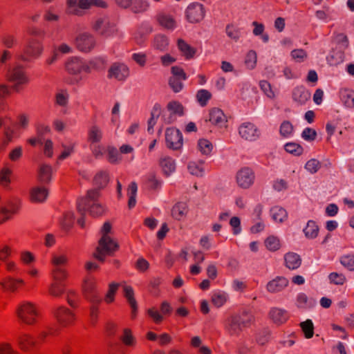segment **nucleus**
<instances>
[{
	"mask_svg": "<svg viewBox=\"0 0 354 354\" xmlns=\"http://www.w3.org/2000/svg\"><path fill=\"white\" fill-rule=\"evenodd\" d=\"M111 228V224L105 222L100 230L102 237L98 241V246L93 256L101 262H104L106 255H111L119 248L118 244L109 235Z\"/></svg>",
	"mask_w": 354,
	"mask_h": 354,
	"instance_id": "1",
	"label": "nucleus"
},
{
	"mask_svg": "<svg viewBox=\"0 0 354 354\" xmlns=\"http://www.w3.org/2000/svg\"><path fill=\"white\" fill-rule=\"evenodd\" d=\"M100 193L97 189H89L85 198H80L77 202V209L78 212H83L86 214L88 210L89 214L93 217L100 216L105 212V207L98 201Z\"/></svg>",
	"mask_w": 354,
	"mask_h": 354,
	"instance_id": "2",
	"label": "nucleus"
},
{
	"mask_svg": "<svg viewBox=\"0 0 354 354\" xmlns=\"http://www.w3.org/2000/svg\"><path fill=\"white\" fill-rule=\"evenodd\" d=\"M254 317L243 312L242 314H232L225 321L224 328L230 337H239L245 328L254 323Z\"/></svg>",
	"mask_w": 354,
	"mask_h": 354,
	"instance_id": "3",
	"label": "nucleus"
},
{
	"mask_svg": "<svg viewBox=\"0 0 354 354\" xmlns=\"http://www.w3.org/2000/svg\"><path fill=\"white\" fill-rule=\"evenodd\" d=\"M104 63L102 59H97L92 60L88 63L83 59L78 57H70L65 64L66 71L73 75H80L82 72L89 73L91 68H95V63Z\"/></svg>",
	"mask_w": 354,
	"mask_h": 354,
	"instance_id": "4",
	"label": "nucleus"
},
{
	"mask_svg": "<svg viewBox=\"0 0 354 354\" xmlns=\"http://www.w3.org/2000/svg\"><path fill=\"white\" fill-rule=\"evenodd\" d=\"M16 315L21 322L33 325L37 322L39 313L35 304L25 301L21 302L17 307Z\"/></svg>",
	"mask_w": 354,
	"mask_h": 354,
	"instance_id": "5",
	"label": "nucleus"
},
{
	"mask_svg": "<svg viewBox=\"0 0 354 354\" xmlns=\"http://www.w3.org/2000/svg\"><path fill=\"white\" fill-rule=\"evenodd\" d=\"M91 28L96 33L106 37L113 35L117 30L115 24L106 16L95 19L92 21Z\"/></svg>",
	"mask_w": 354,
	"mask_h": 354,
	"instance_id": "6",
	"label": "nucleus"
},
{
	"mask_svg": "<svg viewBox=\"0 0 354 354\" xmlns=\"http://www.w3.org/2000/svg\"><path fill=\"white\" fill-rule=\"evenodd\" d=\"M205 13L204 6L198 2L190 3L185 12L186 19L191 24H198L202 21L205 17Z\"/></svg>",
	"mask_w": 354,
	"mask_h": 354,
	"instance_id": "7",
	"label": "nucleus"
},
{
	"mask_svg": "<svg viewBox=\"0 0 354 354\" xmlns=\"http://www.w3.org/2000/svg\"><path fill=\"white\" fill-rule=\"evenodd\" d=\"M165 141L169 149L178 150L183 145V135L177 129L168 128L165 131Z\"/></svg>",
	"mask_w": 354,
	"mask_h": 354,
	"instance_id": "8",
	"label": "nucleus"
},
{
	"mask_svg": "<svg viewBox=\"0 0 354 354\" xmlns=\"http://www.w3.org/2000/svg\"><path fill=\"white\" fill-rule=\"evenodd\" d=\"M6 77L9 82L15 83L13 88L18 91L19 86L27 84L28 79L26 77L23 68L20 66H17L8 71Z\"/></svg>",
	"mask_w": 354,
	"mask_h": 354,
	"instance_id": "9",
	"label": "nucleus"
},
{
	"mask_svg": "<svg viewBox=\"0 0 354 354\" xmlns=\"http://www.w3.org/2000/svg\"><path fill=\"white\" fill-rule=\"evenodd\" d=\"M75 46L82 52H90L95 46V38L88 32L81 33L75 39Z\"/></svg>",
	"mask_w": 354,
	"mask_h": 354,
	"instance_id": "10",
	"label": "nucleus"
},
{
	"mask_svg": "<svg viewBox=\"0 0 354 354\" xmlns=\"http://www.w3.org/2000/svg\"><path fill=\"white\" fill-rule=\"evenodd\" d=\"M85 298L91 303H101L102 299L96 289V281L94 279H86L83 284Z\"/></svg>",
	"mask_w": 354,
	"mask_h": 354,
	"instance_id": "11",
	"label": "nucleus"
},
{
	"mask_svg": "<svg viewBox=\"0 0 354 354\" xmlns=\"http://www.w3.org/2000/svg\"><path fill=\"white\" fill-rule=\"evenodd\" d=\"M129 75V68L123 63L115 62L108 71V77L114 78L118 81H124Z\"/></svg>",
	"mask_w": 354,
	"mask_h": 354,
	"instance_id": "12",
	"label": "nucleus"
},
{
	"mask_svg": "<svg viewBox=\"0 0 354 354\" xmlns=\"http://www.w3.org/2000/svg\"><path fill=\"white\" fill-rule=\"evenodd\" d=\"M254 174L249 167L241 168L236 174V182L243 189L249 188L254 181Z\"/></svg>",
	"mask_w": 354,
	"mask_h": 354,
	"instance_id": "13",
	"label": "nucleus"
},
{
	"mask_svg": "<svg viewBox=\"0 0 354 354\" xmlns=\"http://www.w3.org/2000/svg\"><path fill=\"white\" fill-rule=\"evenodd\" d=\"M43 52V46L37 40H32L24 50V55L21 56L22 61H29L30 58H38Z\"/></svg>",
	"mask_w": 354,
	"mask_h": 354,
	"instance_id": "14",
	"label": "nucleus"
},
{
	"mask_svg": "<svg viewBox=\"0 0 354 354\" xmlns=\"http://www.w3.org/2000/svg\"><path fill=\"white\" fill-rule=\"evenodd\" d=\"M20 207L19 200L8 201L5 205L0 207V224L7 221L11 218L12 214H16Z\"/></svg>",
	"mask_w": 354,
	"mask_h": 354,
	"instance_id": "15",
	"label": "nucleus"
},
{
	"mask_svg": "<svg viewBox=\"0 0 354 354\" xmlns=\"http://www.w3.org/2000/svg\"><path fill=\"white\" fill-rule=\"evenodd\" d=\"M54 314L58 322L63 326L71 325L75 319V314L64 306L56 308Z\"/></svg>",
	"mask_w": 354,
	"mask_h": 354,
	"instance_id": "16",
	"label": "nucleus"
},
{
	"mask_svg": "<svg viewBox=\"0 0 354 354\" xmlns=\"http://www.w3.org/2000/svg\"><path fill=\"white\" fill-rule=\"evenodd\" d=\"M240 136L246 140L253 141L257 140L260 132L255 125L250 122L243 123L239 129Z\"/></svg>",
	"mask_w": 354,
	"mask_h": 354,
	"instance_id": "17",
	"label": "nucleus"
},
{
	"mask_svg": "<svg viewBox=\"0 0 354 354\" xmlns=\"http://www.w3.org/2000/svg\"><path fill=\"white\" fill-rule=\"evenodd\" d=\"M268 317L274 324L280 326L288 321L289 313L285 309L272 307L268 313Z\"/></svg>",
	"mask_w": 354,
	"mask_h": 354,
	"instance_id": "18",
	"label": "nucleus"
},
{
	"mask_svg": "<svg viewBox=\"0 0 354 354\" xmlns=\"http://www.w3.org/2000/svg\"><path fill=\"white\" fill-rule=\"evenodd\" d=\"M289 281L284 277H277L270 281L266 285V290L271 293H277L282 291L288 286Z\"/></svg>",
	"mask_w": 354,
	"mask_h": 354,
	"instance_id": "19",
	"label": "nucleus"
},
{
	"mask_svg": "<svg viewBox=\"0 0 354 354\" xmlns=\"http://www.w3.org/2000/svg\"><path fill=\"white\" fill-rule=\"evenodd\" d=\"M48 195V190L41 186L35 187L31 189L30 198L32 203H43Z\"/></svg>",
	"mask_w": 354,
	"mask_h": 354,
	"instance_id": "20",
	"label": "nucleus"
},
{
	"mask_svg": "<svg viewBox=\"0 0 354 354\" xmlns=\"http://www.w3.org/2000/svg\"><path fill=\"white\" fill-rule=\"evenodd\" d=\"M178 49L185 59H190L194 57L196 53V49L191 46L184 39H178L177 40Z\"/></svg>",
	"mask_w": 354,
	"mask_h": 354,
	"instance_id": "21",
	"label": "nucleus"
},
{
	"mask_svg": "<svg viewBox=\"0 0 354 354\" xmlns=\"http://www.w3.org/2000/svg\"><path fill=\"white\" fill-rule=\"evenodd\" d=\"M156 19L162 27L174 30L176 27V22L174 17L165 12H160L156 15Z\"/></svg>",
	"mask_w": 354,
	"mask_h": 354,
	"instance_id": "22",
	"label": "nucleus"
},
{
	"mask_svg": "<svg viewBox=\"0 0 354 354\" xmlns=\"http://www.w3.org/2000/svg\"><path fill=\"white\" fill-rule=\"evenodd\" d=\"M19 348L25 351H30L35 346L36 342L34 338L28 334H20L17 338Z\"/></svg>",
	"mask_w": 354,
	"mask_h": 354,
	"instance_id": "23",
	"label": "nucleus"
},
{
	"mask_svg": "<svg viewBox=\"0 0 354 354\" xmlns=\"http://www.w3.org/2000/svg\"><path fill=\"white\" fill-rule=\"evenodd\" d=\"M310 97V93L304 86H297L292 91V98L299 104H304Z\"/></svg>",
	"mask_w": 354,
	"mask_h": 354,
	"instance_id": "24",
	"label": "nucleus"
},
{
	"mask_svg": "<svg viewBox=\"0 0 354 354\" xmlns=\"http://www.w3.org/2000/svg\"><path fill=\"white\" fill-rule=\"evenodd\" d=\"M122 288H123V292H124V296L127 299L128 303L129 304V305L132 309V312H131L132 317H134L136 315L138 306H137V302L134 297L133 290L131 286H127V285H124L122 286Z\"/></svg>",
	"mask_w": 354,
	"mask_h": 354,
	"instance_id": "25",
	"label": "nucleus"
},
{
	"mask_svg": "<svg viewBox=\"0 0 354 354\" xmlns=\"http://www.w3.org/2000/svg\"><path fill=\"white\" fill-rule=\"evenodd\" d=\"M24 281L20 279H14L10 277L5 278L0 281V286L5 290L15 292L19 285H23Z\"/></svg>",
	"mask_w": 354,
	"mask_h": 354,
	"instance_id": "26",
	"label": "nucleus"
},
{
	"mask_svg": "<svg viewBox=\"0 0 354 354\" xmlns=\"http://www.w3.org/2000/svg\"><path fill=\"white\" fill-rule=\"evenodd\" d=\"M326 59L330 66H337L344 62V52L341 49H333Z\"/></svg>",
	"mask_w": 354,
	"mask_h": 354,
	"instance_id": "27",
	"label": "nucleus"
},
{
	"mask_svg": "<svg viewBox=\"0 0 354 354\" xmlns=\"http://www.w3.org/2000/svg\"><path fill=\"white\" fill-rule=\"evenodd\" d=\"M286 266L290 270H295L298 268L301 263V259L296 253L289 252L284 257Z\"/></svg>",
	"mask_w": 354,
	"mask_h": 354,
	"instance_id": "28",
	"label": "nucleus"
},
{
	"mask_svg": "<svg viewBox=\"0 0 354 354\" xmlns=\"http://www.w3.org/2000/svg\"><path fill=\"white\" fill-rule=\"evenodd\" d=\"M160 166L166 176L170 175L176 169L174 160L169 156L160 158Z\"/></svg>",
	"mask_w": 354,
	"mask_h": 354,
	"instance_id": "29",
	"label": "nucleus"
},
{
	"mask_svg": "<svg viewBox=\"0 0 354 354\" xmlns=\"http://www.w3.org/2000/svg\"><path fill=\"white\" fill-rule=\"evenodd\" d=\"M208 120L212 124L219 127H225L227 122V116L224 114V112H210Z\"/></svg>",
	"mask_w": 354,
	"mask_h": 354,
	"instance_id": "30",
	"label": "nucleus"
},
{
	"mask_svg": "<svg viewBox=\"0 0 354 354\" xmlns=\"http://www.w3.org/2000/svg\"><path fill=\"white\" fill-rule=\"evenodd\" d=\"M52 167L48 165H42L39 170L38 180L43 184H47L51 180Z\"/></svg>",
	"mask_w": 354,
	"mask_h": 354,
	"instance_id": "31",
	"label": "nucleus"
},
{
	"mask_svg": "<svg viewBox=\"0 0 354 354\" xmlns=\"http://www.w3.org/2000/svg\"><path fill=\"white\" fill-rule=\"evenodd\" d=\"M187 213V205L185 203H177L171 209V215L176 220H181Z\"/></svg>",
	"mask_w": 354,
	"mask_h": 354,
	"instance_id": "32",
	"label": "nucleus"
},
{
	"mask_svg": "<svg viewBox=\"0 0 354 354\" xmlns=\"http://www.w3.org/2000/svg\"><path fill=\"white\" fill-rule=\"evenodd\" d=\"M109 181V176L107 172L106 171H99L96 174L94 177L93 183L97 187L95 189H97L100 192V189L104 188Z\"/></svg>",
	"mask_w": 354,
	"mask_h": 354,
	"instance_id": "33",
	"label": "nucleus"
},
{
	"mask_svg": "<svg viewBox=\"0 0 354 354\" xmlns=\"http://www.w3.org/2000/svg\"><path fill=\"white\" fill-rule=\"evenodd\" d=\"M169 41L166 36L163 35H158L155 36L153 41V46L160 51H165L167 50Z\"/></svg>",
	"mask_w": 354,
	"mask_h": 354,
	"instance_id": "34",
	"label": "nucleus"
},
{
	"mask_svg": "<svg viewBox=\"0 0 354 354\" xmlns=\"http://www.w3.org/2000/svg\"><path fill=\"white\" fill-rule=\"evenodd\" d=\"M304 232L307 238L315 239L318 235L319 227L315 221H309L304 229Z\"/></svg>",
	"mask_w": 354,
	"mask_h": 354,
	"instance_id": "35",
	"label": "nucleus"
},
{
	"mask_svg": "<svg viewBox=\"0 0 354 354\" xmlns=\"http://www.w3.org/2000/svg\"><path fill=\"white\" fill-rule=\"evenodd\" d=\"M341 98L344 105L349 109L354 108V91L344 90L341 93Z\"/></svg>",
	"mask_w": 354,
	"mask_h": 354,
	"instance_id": "36",
	"label": "nucleus"
},
{
	"mask_svg": "<svg viewBox=\"0 0 354 354\" xmlns=\"http://www.w3.org/2000/svg\"><path fill=\"white\" fill-rule=\"evenodd\" d=\"M272 218L279 223H282L287 218V212L285 209L281 207H274L271 209Z\"/></svg>",
	"mask_w": 354,
	"mask_h": 354,
	"instance_id": "37",
	"label": "nucleus"
},
{
	"mask_svg": "<svg viewBox=\"0 0 354 354\" xmlns=\"http://www.w3.org/2000/svg\"><path fill=\"white\" fill-rule=\"evenodd\" d=\"M138 187L137 184L135 182H132L128 187L127 194L129 196V201L128 206L131 209L136 205V194H137Z\"/></svg>",
	"mask_w": 354,
	"mask_h": 354,
	"instance_id": "38",
	"label": "nucleus"
},
{
	"mask_svg": "<svg viewBox=\"0 0 354 354\" xmlns=\"http://www.w3.org/2000/svg\"><path fill=\"white\" fill-rule=\"evenodd\" d=\"M227 300V295L224 292H217L212 295V302L216 307L220 308L225 304Z\"/></svg>",
	"mask_w": 354,
	"mask_h": 354,
	"instance_id": "39",
	"label": "nucleus"
},
{
	"mask_svg": "<svg viewBox=\"0 0 354 354\" xmlns=\"http://www.w3.org/2000/svg\"><path fill=\"white\" fill-rule=\"evenodd\" d=\"M153 30V28L149 24H142L140 27L138 32L136 33L135 36V39L138 44H142L145 40V36L151 33Z\"/></svg>",
	"mask_w": 354,
	"mask_h": 354,
	"instance_id": "40",
	"label": "nucleus"
},
{
	"mask_svg": "<svg viewBox=\"0 0 354 354\" xmlns=\"http://www.w3.org/2000/svg\"><path fill=\"white\" fill-rule=\"evenodd\" d=\"M198 149L202 154L208 156L212 151L213 145L208 140L200 139L198 142Z\"/></svg>",
	"mask_w": 354,
	"mask_h": 354,
	"instance_id": "41",
	"label": "nucleus"
},
{
	"mask_svg": "<svg viewBox=\"0 0 354 354\" xmlns=\"http://www.w3.org/2000/svg\"><path fill=\"white\" fill-rule=\"evenodd\" d=\"M131 5H132L131 10L134 13L143 12L149 8V3L145 0H134Z\"/></svg>",
	"mask_w": 354,
	"mask_h": 354,
	"instance_id": "42",
	"label": "nucleus"
},
{
	"mask_svg": "<svg viewBox=\"0 0 354 354\" xmlns=\"http://www.w3.org/2000/svg\"><path fill=\"white\" fill-rule=\"evenodd\" d=\"M285 150L292 155L300 156L304 151L303 147L296 142H288L284 145Z\"/></svg>",
	"mask_w": 354,
	"mask_h": 354,
	"instance_id": "43",
	"label": "nucleus"
},
{
	"mask_svg": "<svg viewBox=\"0 0 354 354\" xmlns=\"http://www.w3.org/2000/svg\"><path fill=\"white\" fill-rule=\"evenodd\" d=\"M300 326L304 333L305 337L310 339L314 334V326L310 319H307L300 324Z\"/></svg>",
	"mask_w": 354,
	"mask_h": 354,
	"instance_id": "44",
	"label": "nucleus"
},
{
	"mask_svg": "<svg viewBox=\"0 0 354 354\" xmlns=\"http://www.w3.org/2000/svg\"><path fill=\"white\" fill-rule=\"evenodd\" d=\"M53 281L60 282L67 277V272L62 267L54 268L52 271Z\"/></svg>",
	"mask_w": 354,
	"mask_h": 354,
	"instance_id": "45",
	"label": "nucleus"
},
{
	"mask_svg": "<svg viewBox=\"0 0 354 354\" xmlns=\"http://www.w3.org/2000/svg\"><path fill=\"white\" fill-rule=\"evenodd\" d=\"M1 41L3 45L8 48H12L17 44L16 37L10 33L4 34L1 37Z\"/></svg>",
	"mask_w": 354,
	"mask_h": 354,
	"instance_id": "46",
	"label": "nucleus"
},
{
	"mask_svg": "<svg viewBox=\"0 0 354 354\" xmlns=\"http://www.w3.org/2000/svg\"><path fill=\"white\" fill-rule=\"evenodd\" d=\"M119 287V283H111L109 286V290L105 295L104 301L107 304L112 303L115 299V295Z\"/></svg>",
	"mask_w": 354,
	"mask_h": 354,
	"instance_id": "47",
	"label": "nucleus"
},
{
	"mask_svg": "<svg viewBox=\"0 0 354 354\" xmlns=\"http://www.w3.org/2000/svg\"><path fill=\"white\" fill-rule=\"evenodd\" d=\"M102 138V132L100 129L96 126L91 128L88 132V140L91 143L99 142Z\"/></svg>",
	"mask_w": 354,
	"mask_h": 354,
	"instance_id": "48",
	"label": "nucleus"
},
{
	"mask_svg": "<svg viewBox=\"0 0 354 354\" xmlns=\"http://www.w3.org/2000/svg\"><path fill=\"white\" fill-rule=\"evenodd\" d=\"M335 42L339 46L341 50H346L349 45L348 37L344 33H337L334 37Z\"/></svg>",
	"mask_w": 354,
	"mask_h": 354,
	"instance_id": "49",
	"label": "nucleus"
},
{
	"mask_svg": "<svg viewBox=\"0 0 354 354\" xmlns=\"http://www.w3.org/2000/svg\"><path fill=\"white\" fill-rule=\"evenodd\" d=\"M48 292L53 297H59L64 292V284L60 282L53 281L50 286Z\"/></svg>",
	"mask_w": 354,
	"mask_h": 354,
	"instance_id": "50",
	"label": "nucleus"
},
{
	"mask_svg": "<svg viewBox=\"0 0 354 354\" xmlns=\"http://www.w3.org/2000/svg\"><path fill=\"white\" fill-rule=\"evenodd\" d=\"M211 93L205 89L199 90L196 94L197 100L202 106L207 104V101L211 98Z\"/></svg>",
	"mask_w": 354,
	"mask_h": 354,
	"instance_id": "51",
	"label": "nucleus"
},
{
	"mask_svg": "<svg viewBox=\"0 0 354 354\" xmlns=\"http://www.w3.org/2000/svg\"><path fill=\"white\" fill-rule=\"evenodd\" d=\"M123 343L129 346H133L136 344V339L132 335L131 330L129 328H125L123 330V335L121 337Z\"/></svg>",
	"mask_w": 354,
	"mask_h": 354,
	"instance_id": "52",
	"label": "nucleus"
},
{
	"mask_svg": "<svg viewBox=\"0 0 354 354\" xmlns=\"http://www.w3.org/2000/svg\"><path fill=\"white\" fill-rule=\"evenodd\" d=\"M265 245L269 250L276 251L280 248L279 239L274 236H270L266 239Z\"/></svg>",
	"mask_w": 354,
	"mask_h": 354,
	"instance_id": "53",
	"label": "nucleus"
},
{
	"mask_svg": "<svg viewBox=\"0 0 354 354\" xmlns=\"http://www.w3.org/2000/svg\"><path fill=\"white\" fill-rule=\"evenodd\" d=\"M225 32L227 35L234 41H237L241 35L240 29L232 24H229L226 26Z\"/></svg>",
	"mask_w": 354,
	"mask_h": 354,
	"instance_id": "54",
	"label": "nucleus"
},
{
	"mask_svg": "<svg viewBox=\"0 0 354 354\" xmlns=\"http://www.w3.org/2000/svg\"><path fill=\"white\" fill-rule=\"evenodd\" d=\"M341 264L351 271L354 270V254H347L341 257Z\"/></svg>",
	"mask_w": 354,
	"mask_h": 354,
	"instance_id": "55",
	"label": "nucleus"
},
{
	"mask_svg": "<svg viewBox=\"0 0 354 354\" xmlns=\"http://www.w3.org/2000/svg\"><path fill=\"white\" fill-rule=\"evenodd\" d=\"M183 79L172 76L169 78V84L175 93H178L183 89Z\"/></svg>",
	"mask_w": 354,
	"mask_h": 354,
	"instance_id": "56",
	"label": "nucleus"
},
{
	"mask_svg": "<svg viewBox=\"0 0 354 354\" xmlns=\"http://www.w3.org/2000/svg\"><path fill=\"white\" fill-rule=\"evenodd\" d=\"M11 170L7 168L3 169L0 173V184L4 187H8L10 183Z\"/></svg>",
	"mask_w": 354,
	"mask_h": 354,
	"instance_id": "57",
	"label": "nucleus"
},
{
	"mask_svg": "<svg viewBox=\"0 0 354 354\" xmlns=\"http://www.w3.org/2000/svg\"><path fill=\"white\" fill-rule=\"evenodd\" d=\"M100 304V303H91V306H90V308H89L90 322H91V324L93 326L95 325V324L97 323V321L98 313H99L97 306Z\"/></svg>",
	"mask_w": 354,
	"mask_h": 354,
	"instance_id": "58",
	"label": "nucleus"
},
{
	"mask_svg": "<svg viewBox=\"0 0 354 354\" xmlns=\"http://www.w3.org/2000/svg\"><path fill=\"white\" fill-rule=\"evenodd\" d=\"M74 219L75 216L73 212H68L64 214L62 222V227L64 230H68L72 227L74 223Z\"/></svg>",
	"mask_w": 354,
	"mask_h": 354,
	"instance_id": "59",
	"label": "nucleus"
},
{
	"mask_svg": "<svg viewBox=\"0 0 354 354\" xmlns=\"http://www.w3.org/2000/svg\"><path fill=\"white\" fill-rule=\"evenodd\" d=\"M259 86L262 91L270 98H273L275 96L274 91L272 90L270 84L266 81L262 80L259 82Z\"/></svg>",
	"mask_w": 354,
	"mask_h": 354,
	"instance_id": "60",
	"label": "nucleus"
},
{
	"mask_svg": "<svg viewBox=\"0 0 354 354\" xmlns=\"http://www.w3.org/2000/svg\"><path fill=\"white\" fill-rule=\"evenodd\" d=\"M51 262L55 268L62 267L67 263L68 257L65 254H55L52 257Z\"/></svg>",
	"mask_w": 354,
	"mask_h": 354,
	"instance_id": "61",
	"label": "nucleus"
},
{
	"mask_svg": "<svg viewBox=\"0 0 354 354\" xmlns=\"http://www.w3.org/2000/svg\"><path fill=\"white\" fill-rule=\"evenodd\" d=\"M321 167V162L317 159H310L308 160L305 168L311 174L316 173Z\"/></svg>",
	"mask_w": 354,
	"mask_h": 354,
	"instance_id": "62",
	"label": "nucleus"
},
{
	"mask_svg": "<svg viewBox=\"0 0 354 354\" xmlns=\"http://www.w3.org/2000/svg\"><path fill=\"white\" fill-rule=\"evenodd\" d=\"M245 63L248 68L252 69L257 63V53L254 50H250L245 57Z\"/></svg>",
	"mask_w": 354,
	"mask_h": 354,
	"instance_id": "63",
	"label": "nucleus"
},
{
	"mask_svg": "<svg viewBox=\"0 0 354 354\" xmlns=\"http://www.w3.org/2000/svg\"><path fill=\"white\" fill-rule=\"evenodd\" d=\"M293 131V126L288 121H284L280 127V133L283 137L290 136Z\"/></svg>",
	"mask_w": 354,
	"mask_h": 354,
	"instance_id": "64",
	"label": "nucleus"
}]
</instances>
